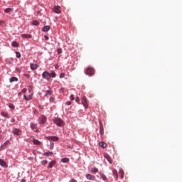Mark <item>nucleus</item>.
Segmentation results:
<instances>
[{
	"instance_id": "5701e85b",
	"label": "nucleus",
	"mask_w": 182,
	"mask_h": 182,
	"mask_svg": "<svg viewBox=\"0 0 182 182\" xmlns=\"http://www.w3.org/2000/svg\"><path fill=\"white\" fill-rule=\"evenodd\" d=\"M52 93H53V92H52L50 90H48L46 92V96H50Z\"/></svg>"
},
{
	"instance_id": "ea45409f",
	"label": "nucleus",
	"mask_w": 182,
	"mask_h": 182,
	"mask_svg": "<svg viewBox=\"0 0 182 182\" xmlns=\"http://www.w3.org/2000/svg\"><path fill=\"white\" fill-rule=\"evenodd\" d=\"M70 99V100H75V95H71Z\"/></svg>"
},
{
	"instance_id": "a211bd4d",
	"label": "nucleus",
	"mask_w": 182,
	"mask_h": 182,
	"mask_svg": "<svg viewBox=\"0 0 182 182\" xmlns=\"http://www.w3.org/2000/svg\"><path fill=\"white\" fill-rule=\"evenodd\" d=\"M119 173L121 178H124V171H123V169H120Z\"/></svg>"
},
{
	"instance_id": "09e8293b",
	"label": "nucleus",
	"mask_w": 182,
	"mask_h": 182,
	"mask_svg": "<svg viewBox=\"0 0 182 182\" xmlns=\"http://www.w3.org/2000/svg\"><path fill=\"white\" fill-rule=\"evenodd\" d=\"M0 23H2V21H0Z\"/></svg>"
},
{
	"instance_id": "4be33fe9",
	"label": "nucleus",
	"mask_w": 182,
	"mask_h": 182,
	"mask_svg": "<svg viewBox=\"0 0 182 182\" xmlns=\"http://www.w3.org/2000/svg\"><path fill=\"white\" fill-rule=\"evenodd\" d=\"M12 11H14V9H11V8H7L4 10V12L6 14H9V12H12Z\"/></svg>"
},
{
	"instance_id": "58836bf2",
	"label": "nucleus",
	"mask_w": 182,
	"mask_h": 182,
	"mask_svg": "<svg viewBox=\"0 0 182 182\" xmlns=\"http://www.w3.org/2000/svg\"><path fill=\"white\" fill-rule=\"evenodd\" d=\"M75 102H76L77 103H79V102H80V99L79 98V97H77L75 98Z\"/></svg>"
},
{
	"instance_id": "c03bdc74",
	"label": "nucleus",
	"mask_w": 182,
	"mask_h": 182,
	"mask_svg": "<svg viewBox=\"0 0 182 182\" xmlns=\"http://www.w3.org/2000/svg\"><path fill=\"white\" fill-rule=\"evenodd\" d=\"M26 91H27L26 88H23V90H22V92H23V93H25Z\"/></svg>"
},
{
	"instance_id": "de8ad7c7",
	"label": "nucleus",
	"mask_w": 182,
	"mask_h": 182,
	"mask_svg": "<svg viewBox=\"0 0 182 182\" xmlns=\"http://www.w3.org/2000/svg\"><path fill=\"white\" fill-rule=\"evenodd\" d=\"M4 144H8V142H5Z\"/></svg>"
},
{
	"instance_id": "2eb2a0df",
	"label": "nucleus",
	"mask_w": 182,
	"mask_h": 182,
	"mask_svg": "<svg viewBox=\"0 0 182 182\" xmlns=\"http://www.w3.org/2000/svg\"><path fill=\"white\" fill-rule=\"evenodd\" d=\"M86 178H87V180H92V181H93V180H95V176H92L91 174H87V175H86Z\"/></svg>"
},
{
	"instance_id": "a18cd8bd",
	"label": "nucleus",
	"mask_w": 182,
	"mask_h": 182,
	"mask_svg": "<svg viewBox=\"0 0 182 182\" xmlns=\"http://www.w3.org/2000/svg\"><path fill=\"white\" fill-rule=\"evenodd\" d=\"M69 182H76V180L72 179V180H70Z\"/></svg>"
},
{
	"instance_id": "6e6552de",
	"label": "nucleus",
	"mask_w": 182,
	"mask_h": 182,
	"mask_svg": "<svg viewBox=\"0 0 182 182\" xmlns=\"http://www.w3.org/2000/svg\"><path fill=\"white\" fill-rule=\"evenodd\" d=\"M0 166H1V167H8V164H6V162H5V161H4L3 159H0Z\"/></svg>"
},
{
	"instance_id": "393cba45",
	"label": "nucleus",
	"mask_w": 182,
	"mask_h": 182,
	"mask_svg": "<svg viewBox=\"0 0 182 182\" xmlns=\"http://www.w3.org/2000/svg\"><path fill=\"white\" fill-rule=\"evenodd\" d=\"M50 77H56V73L52 71V72L50 73Z\"/></svg>"
},
{
	"instance_id": "cd10ccee",
	"label": "nucleus",
	"mask_w": 182,
	"mask_h": 182,
	"mask_svg": "<svg viewBox=\"0 0 182 182\" xmlns=\"http://www.w3.org/2000/svg\"><path fill=\"white\" fill-rule=\"evenodd\" d=\"M1 116H4V117L9 118V114H8V113H6L5 112H1Z\"/></svg>"
},
{
	"instance_id": "423d86ee",
	"label": "nucleus",
	"mask_w": 182,
	"mask_h": 182,
	"mask_svg": "<svg viewBox=\"0 0 182 182\" xmlns=\"http://www.w3.org/2000/svg\"><path fill=\"white\" fill-rule=\"evenodd\" d=\"M53 11V12H55V14H60V6H55Z\"/></svg>"
},
{
	"instance_id": "1a4fd4ad",
	"label": "nucleus",
	"mask_w": 182,
	"mask_h": 182,
	"mask_svg": "<svg viewBox=\"0 0 182 182\" xmlns=\"http://www.w3.org/2000/svg\"><path fill=\"white\" fill-rule=\"evenodd\" d=\"M45 123H46V118L45 116H43L41 117L40 124H45Z\"/></svg>"
},
{
	"instance_id": "39448f33",
	"label": "nucleus",
	"mask_w": 182,
	"mask_h": 182,
	"mask_svg": "<svg viewBox=\"0 0 182 182\" xmlns=\"http://www.w3.org/2000/svg\"><path fill=\"white\" fill-rule=\"evenodd\" d=\"M82 104L83 105L84 107H85V109H87V100H86V97H82Z\"/></svg>"
},
{
	"instance_id": "4468645a",
	"label": "nucleus",
	"mask_w": 182,
	"mask_h": 182,
	"mask_svg": "<svg viewBox=\"0 0 182 182\" xmlns=\"http://www.w3.org/2000/svg\"><path fill=\"white\" fill-rule=\"evenodd\" d=\"M99 146L100 147H102V149H106V147H107V144L105 142H100Z\"/></svg>"
},
{
	"instance_id": "a878e982",
	"label": "nucleus",
	"mask_w": 182,
	"mask_h": 182,
	"mask_svg": "<svg viewBox=\"0 0 182 182\" xmlns=\"http://www.w3.org/2000/svg\"><path fill=\"white\" fill-rule=\"evenodd\" d=\"M62 163H69V159L68 158H63L61 159Z\"/></svg>"
},
{
	"instance_id": "0eeeda50",
	"label": "nucleus",
	"mask_w": 182,
	"mask_h": 182,
	"mask_svg": "<svg viewBox=\"0 0 182 182\" xmlns=\"http://www.w3.org/2000/svg\"><path fill=\"white\" fill-rule=\"evenodd\" d=\"M48 140H52L53 141H58L59 140V137L58 136H48Z\"/></svg>"
},
{
	"instance_id": "4c0bfd02",
	"label": "nucleus",
	"mask_w": 182,
	"mask_h": 182,
	"mask_svg": "<svg viewBox=\"0 0 182 182\" xmlns=\"http://www.w3.org/2000/svg\"><path fill=\"white\" fill-rule=\"evenodd\" d=\"M57 52H58V55H60V53H62V50H61V48H58V49L57 50Z\"/></svg>"
},
{
	"instance_id": "f03ea898",
	"label": "nucleus",
	"mask_w": 182,
	"mask_h": 182,
	"mask_svg": "<svg viewBox=\"0 0 182 182\" xmlns=\"http://www.w3.org/2000/svg\"><path fill=\"white\" fill-rule=\"evenodd\" d=\"M54 123L57 126H59V127H62V126H63V121L60 119V118H55L54 119Z\"/></svg>"
},
{
	"instance_id": "f3484780",
	"label": "nucleus",
	"mask_w": 182,
	"mask_h": 182,
	"mask_svg": "<svg viewBox=\"0 0 182 182\" xmlns=\"http://www.w3.org/2000/svg\"><path fill=\"white\" fill-rule=\"evenodd\" d=\"M113 175L116 177V180L119 178V173H117V171L116 169H114L112 171Z\"/></svg>"
},
{
	"instance_id": "7ed1b4c3",
	"label": "nucleus",
	"mask_w": 182,
	"mask_h": 182,
	"mask_svg": "<svg viewBox=\"0 0 182 182\" xmlns=\"http://www.w3.org/2000/svg\"><path fill=\"white\" fill-rule=\"evenodd\" d=\"M42 77L43 79H46V80H50V73L48 71H44L42 74Z\"/></svg>"
},
{
	"instance_id": "bb28decb",
	"label": "nucleus",
	"mask_w": 182,
	"mask_h": 182,
	"mask_svg": "<svg viewBox=\"0 0 182 182\" xmlns=\"http://www.w3.org/2000/svg\"><path fill=\"white\" fill-rule=\"evenodd\" d=\"M37 126H38L37 124H31V128L32 129V130H35V129H36Z\"/></svg>"
},
{
	"instance_id": "e433bc0d",
	"label": "nucleus",
	"mask_w": 182,
	"mask_h": 182,
	"mask_svg": "<svg viewBox=\"0 0 182 182\" xmlns=\"http://www.w3.org/2000/svg\"><path fill=\"white\" fill-rule=\"evenodd\" d=\"M63 77H65V73H62L61 74H60V78L63 79Z\"/></svg>"
},
{
	"instance_id": "ddd939ff",
	"label": "nucleus",
	"mask_w": 182,
	"mask_h": 182,
	"mask_svg": "<svg viewBox=\"0 0 182 182\" xmlns=\"http://www.w3.org/2000/svg\"><path fill=\"white\" fill-rule=\"evenodd\" d=\"M50 29V26H46L42 28L43 32H48V31H49Z\"/></svg>"
},
{
	"instance_id": "6ab92c4d",
	"label": "nucleus",
	"mask_w": 182,
	"mask_h": 182,
	"mask_svg": "<svg viewBox=\"0 0 182 182\" xmlns=\"http://www.w3.org/2000/svg\"><path fill=\"white\" fill-rule=\"evenodd\" d=\"M14 82H18V77H12L10 78V82L12 83Z\"/></svg>"
},
{
	"instance_id": "b1692460",
	"label": "nucleus",
	"mask_w": 182,
	"mask_h": 182,
	"mask_svg": "<svg viewBox=\"0 0 182 182\" xmlns=\"http://www.w3.org/2000/svg\"><path fill=\"white\" fill-rule=\"evenodd\" d=\"M12 46H14V48H18V46H19V44L18 43V42L16 41H14L12 43H11Z\"/></svg>"
},
{
	"instance_id": "aec40b11",
	"label": "nucleus",
	"mask_w": 182,
	"mask_h": 182,
	"mask_svg": "<svg viewBox=\"0 0 182 182\" xmlns=\"http://www.w3.org/2000/svg\"><path fill=\"white\" fill-rule=\"evenodd\" d=\"M55 164V161H50L48 164V168H52Z\"/></svg>"
},
{
	"instance_id": "f257e3e1",
	"label": "nucleus",
	"mask_w": 182,
	"mask_h": 182,
	"mask_svg": "<svg viewBox=\"0 0 182 182\" xmlns=\"http://www.w3.org/2000/svg\"><path fill=\"white\" fill-rule=\"evenodd\" d=\"M95 73V69L90 67L87 68V70H85V75H87L88 76H93Z\"/></svg>"
},
{
	"instance_id": "473e14b6",
	"label": "nucleus",
	"mask_w": 182,
	"mask_h": 182,
	"mask_svg": "<svg viewBox=\"0 0 182 182\" xmlns=\"http://www.w3.org/2000/svg\"><path fill=\"white\" fill-rule=\"evenodd\" d=\"M9 107H10L11 110H14L15 109V105H14V104H9Z\"/></svg>"
},
{
	"instance_id": "49530a36",
	"label": "nucleus",
	"mask_w": 182,
	"mask_h": 182,
	"mask_svg": "<svg viewBox=\"0 0 182 182\" xmlns=\"http://www.w3.org/2000/svg\"><path fill=\"white\" fill-rule=\"evenodd\" d=\"M21 182H25V180H21Z\"/></svg>"
},
{
	"instance_id": "37998d69",
	"label": "nucleus",
	"mask_w": 182,
	"mask_h": 182,
	"mask_svg": "<svg viewBox=\"0 0 182 182\" xmlns=\"http://www.w3.org/2000/svg\"><path fill=\"white\" fill-rule=\"evenodd\" d=\"M42 164H48V161H46V160L43 161Z\"/></svg>"
},
{
	"instance_id": "9d476101",
	"label": "nucleus",
	"mask_w": 182,
	"mask_h": 182,
	"mask_svg": "<svg viewBox=\"0 0 182 182\" xmlns=\"http://www.w3.org/2000/svg\"><path fill=\"white\" fill-rule=\"evenodd\" d=\"M31 70H36V69H38V64L31 63Z\"/></svg>"
},
{
	"instance_id": "c85d7f7f",
	"label": "nucleus",
	"mask_w": 182,
	"mask_h": 182,
	"mask_svg": "<svg viewBox=\"0 0 182 182\" xmlns=\"http://www.w3.org/2000/svg\"><path fill=\"white\" fill-rule=\"evenodd\" d=\"M100 177L104 181H106V180H107V178L103 173L100 175Z\"/></svg>"
},
{
	"instance_id": "7c9ffc66",
	"label": "nucleus",
	"mask_w": 182,
	"mask_h": 182,
	"mask_svg": "<svg viewBox=\"0 0 182 182\" xmlns=\"http://www.w3.org/2000/svg\"><path fill=\"white\" fill-rule=\"evenodd\" d=\"M54 146H55V144L53 142H50V150H53Z\"/></svg>"
},
{
	"instance_id": "79ce46f5",
	"label": "nucleus",
	"mask_w": 182,
	"mask_h": 182,
	"mask_svg": "<svg viewBox=\"0 0 182 182\" xmlns=\"http://www.w3.org/2000/svg\"><path fill=\"white\" fill-rule=\"evenodd\" d=\"M44 39H46V41H48L49 37L48 36H44Z\"/></svg>"
},
{
	"instance_id": "dca6fc26",
	"label": "nucleus",
	"mask_w": 182,
	"mask_h": 182,
	"mask_svg": "<svg viewBox=\"0 0 182 182\" xmlns=\"http://www.w3.org/2000/svg\"><path fill=\"white\" fill-rule=\"evenodd\" d=\"M33 144H36V146H40V144H42V142H41L38 139L33 140Z\"/></svg>"
},
{
	"instance_id": "9b49d317",
	"label": "nucleus",
	"mask_w": 182,
	"mask_h": 182,
	"mask_svg": "<svg viewBox=\"0 0 182 182\" xmlns=\"http://www.w3.org/2000/svg\"><path fill=\"white\" fill-rule=\"evenodd\" d=\"M104 157L107 159V161L109 162L110 164H112V158H110V156H109L107 154H105Z\"/></svg>"
},
{
	"instance_id": "2f4dec72",
	"label": "nucleus",
	"mask_w": 182,
	"mask_h": 182,
	"mask_svg": "<svg viewBox=\"0 0 182 182\" xmlns=\"http://www.w3.org/2000/svg\"><path fill=\"white\" fill-rule=\"evenodd\" d=\"M32 24L34 25L35 26H38V25H39V21H33Z\"/></svg>"
},
{
	"instance_id": "c756f323",
	"label": "nucleus",
	"mask_w": 182,
	"mask_h": 182,
	"mask_svg": "<svg viewBox=\"0 0 182 182\" xmlns=\"http://www.w3.org/2000/svg\"><path fill=\"white\" fill-rule=\"evenodd\" d=\"M53 152H46L44 153V156H53Z\"/></svg>"
},
{
	"instance_id": "412c9836",
	"label": "nucleus",
	"mask_w": 182,
	"mask_h": 182,
	"mask_svg": "<svg viewBox=\"0 0 182 182\" xmlns=\"http://www.w3.org/2000/svg\"><path fill=\"white\" fill-rule=\"evenodd\" d=\"M23 97H24L25 100H31L32 95H29L28 96L24 95Z\"/></svg>"
},
{
	"instance_id": "f8f14e48",
	"label": "nucleus",
	"mask_w": 182,
	"mask_h": 182,
	"mask_svg": "<svg viewBox=\"0 0 182 182\" xmlns=\"http://www.w3.org/2000/svg\"><path fill=\"white\" fill-rule=\"evenodd\" d=\"M21 38H25L26 39H31V38H32V35H31V34H23V35H21Z\"/></svg>"
},
{
	"instance_id": "20e7f679",
	"label": "nucleus",
	"mask_w": 182,
	"mask_h": 182,
	"mask_svg": "<svg viewBox=\"0 0 182 182\" xmlns=\"http://www.w3.org/2000/svg\"><path fill=\"white\" fill-rule=\"evenodd\" d=\"M12 133L14 134L16 136H21V134H22V131L16 128H14L12 129Z\"/></svg>"
},
{
	"instance_id": "c9c22d12",
	"label": "nucleus",
	"mask_w": 182,
	"mask_h": 182,
	"mask_svg": "<svg viewBox=\"0 0 182 182\" xmlns=\"http://www.w3.org/2000/svg\"><path fill=\"white\" fill-rule=\"evenodd\" d=\"M16 58H21V53L19 52L16 53Z\"/></svg>"
},
{
	"instance_id": "a19ab883",
	"label": "nucleus",
	"mask_w": 182,
	"mask_h": 182,
	"mask_svg": "<svg viewBox=\"0 0 182 182\" xmlns=\"http://www.w3.org/2000/svg\"><path fill=\"white\" fill-rule=\"evenodd\" d=\"M66 105H67V106H70V105H72V102L70 101H68L66 102Z\"/></svg>"
},
{
	"instance_id": "f704fd0d",
	"label": "nucleus",
	"mask_w": 182,
	"mask_h": 182,
	"mask_svg": "<svg viewBox=\"0 0 182 182\" xmlns=\"http://www.w3.org/2000/svg\"><path fill=\"white\" fill-rule=\"evenodd\" d=\"M98 171H99V169H97V168H93L92 169V173H97Z\"/></svg>"
},
{
	"instance_id": "72a5a7b5",
	"label": "nucleus",
	"mask_w": 182,
	"mask_h": 182,
	"mask_svg": "<svg viewBox=\"0 0 182 182\" xmlns=\"http://www.w3.org/2000/svg\"><path fill=\"white\" fill-rule=\"evenodd\" d=\"M50 103H55V97H50Z\"/></svg>"
}]
</instances>
